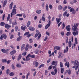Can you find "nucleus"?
I'll return each instance as SVG.
<instances>
[{
    "label": "nucleus",
    "mask_w": 79,
    "mask_h": 79,
    "mask_svg": "<svg viewBox=\"0 0 79 79\" xmlns=\"http://www.w3.org/2000/svg\"><path fill=\"white\" fill-rule=\"evenodd\" d=\"M48 25H49V26H50L51 24V21L50 20V19H49L48 20Z\"/></svg>",
    "instance_id": "nucleus-50"
},
{
    "label": "nucleus",
    "mask_w": 79,
    "mask_h": 79,
    "mask_svg": "<svg viewBox=\"0 0 79 79\" xmlns=\"http://www.w3.org/2000/svg\"><path fill=\"white\" fill-rule=\"evenodd\" d=\"M29 34V32H26V33H25L24 34V35L25 36L27 35H28Z\"/></svg>",
    "instance_id": "nucleus-52"
},
{
    "label": "nucleus",
    "mask_w": 79,
    "mask_h": 79,
    "mask_svg": "<svg viewBox=\"0 0 79 79\" xmlns=\"http://www.w3.org/2000/svg\"><path fill=\"white\" fill-rule=\"evenodd\" d=\"M30 56H31V54H29L26 57L25 61H27L30 60V58H29Z\"/></svg>",
    "instance_id": "nucleus-5"
},
{
    "label": "nucleus",
    "mask_w": 79,
    "mask_h": 79,
    "mask_svg": "<svg viewBox=\"0 0 79 79\" xmlns=\"http://www.w3.org/2000/svg\"><path fill=\"white\" fill-rule=\"evenodd\" d=\"M55 63H56V62L55 61H53L52 63V65H55Z\"/></svg>",
    "instance_id": "nucleus-43"
},
{
    "label": "nucleus",
    "mask_w": 79,
    "mask_h": 79,
    "mask_svg": "<svg viewBox=\"0 0 79 79\" xmlns=\"http://www.w3.org/2000/svg\"><path fill=\"white\" fill-rule=\"evenodd\" d=\"M18 27L17 26H16L15 27V31H16V32L18 31Z\"/></svg>",
    "instance_id": "nucleus-61"
},
{
    "label": "nucleus",
    "mask_w": 79,
    "mask_h": 79,
    "mask_svg": "<svg viewBox=\"0 0 79 79\" xmlns=\"http://www.w3.org/2000/svg\"><path fill=\"white\" fill-rule=\"evenodd\" d=\"M12 27H14V26H16L17 25V21L16 20H15V22H13L12 23Z\"/></svg>",
    "instance_id": "nucleus-9"
},
{
    "label": "nucleus",
    "mask_w": 79,
    "mask_h": 79,
    "mask_svg": "<svg viewBox=\"0 0 79 79\" xmlns=\"http://www.w3.org/2000/svg\"><path fill=\"white\" fill-rule=\"evenodd\" d=\"M13 2H12L9 6V8L10 10L12 9V7L13 6Z\"/></svg>",
    "instance_id": "nucleus-20"
},
{
    "label": "nucleus",
    "mask_w": 79,
    "mask_h": 79,
    "mask_svg": "<svg viewBox=\"0 0 79 79\" xmlns=\"http://www.w3.org/2000/svg\"><path fill=\"white\" fill-rule=\"evenodd\" d=\"M54 72H52L51 73L52 75H55V74H56L57 73V69L56 68L54 69Z\"/></svg>",
    "instance_id": "nucleus-4"
},
{
    "label": "nucleus",
    "mask_w": 79,
    "mask_h": 79,
    "mask_svg": "<svg viewBox=\"0 0 79 79\" xmlns=\"http://www.w3.org/2000/svg\"><path fill=\"white\" fill-rule=\"evenodd\" d=\"M7 2V1H6V0H5L4 1V2L3 5V8H4V7L6 5Z\"/></svg>",
    "instance_id": "nucleus-22"
},
{
    "label": "nucleus",
    "mask_w": 79,
    "mask_h": 79,
    "mask_svg": "<svg viewBox=\"0 0 79 79\" xmlns=\"http://www.w3.org/2000/svg\"><path fill=\"white\" fill-rule=\"evenodd\" d=\"M65 66H67V68H69V62L68 63V62H66L65 64Z\"/></svg>",
    "instance_id": "nucleus-15"
},
{
    "label": "nucleus",
    "mask_w": 79,
    "mask_h": 79,
    "mask_svg": "<svg viewBox=\"0 0 79 79\" xmlns=\"http://www.w3.org/2000/svg\"><path fill=\"white\" fill-rule=\"evenodd\" d=\"M29 29L30 31H34L35 30V28L33 27H29Z\"/></svg>",
    "instance_id": "nucleus-12"
},
{
    "label": "nucleus",
    "mask_w": 79,
    "mask_h": 79,
    "mask_svg": "<svg viewBox=\"0 0 79 79\" xmlns=\"http://www.w3.org/2000/svg\"><path fill=\"white\" fill-rule=\"evenodd\" d=\"M48 73V71L45 70V75H47Z\"/></svg>",
    "instance_id": "nucleus-62"
},
{
    "label": "nucleus",
    "mask_w": 79,
    "mask_h": 79,
    "mask_svg": "<svg viewBox=\"0 0 79 79\" xmlns=\"http://www.w3.org/2000/svg\"><path fill=\"white\" fill-rule=\"evenodd\" d=\"M3 36L4 39H6V35L5 34H3Z\"/></svg>",
    "instance_id": "nucleus-33"
},
{
    "label": "nucleus",
    "mask_w": 79,
    "mask_h": 79,
    "mask_svg": "<svg viewBox=\"0 0 79 79\" xmlns=\"http://www.w3.org/2000/svg\"><path fill=\"white\" fill-rule=\"evenodd\" d=\"M17 16H20L21 17L23 15H22V14H17L16 15Z\"/></svg>",
    "instance_id": "nucleus-55"
},
{
    "label": "nucleus",
    "mask_w": 79,
    "mask_h": 79,
    "mask_svg": "<svg viewBox=\"0 0 79 79\" xmlns=\"http://www.w3.org/2000/svg\"><path fill=\"white\" fill-rule=\"evenodd\" d=\"M68 40H69L68 38V37H67V39L66 40V44H68Z\"/></svg>",
    "instance_id": "nucleus-60"
},
{
    "label": "nucleus",
    "mask_w": 79,
    "mask_h": 79,
    "mask_svg": "<svg viewBox=\"0 0 79 79\" xmlns=\"http://www.w3.org/2000/svg\"><path fill=\"white\" fill-rule=\"evenodd\" d=\"M49 26H50V25H49L48 24H47L45 27V29H48V27H49Z\"/></svg>",
    "instance_id": "nucleus-30"
},
{
    "label": "nucleus",
    "mask_w": 79,
    "mask_h": 79,
    "mask_svg": "<svg viewBox=\"0 0 79 79\" xmlns=\"http://www.w3.org/2000/svg\"><path fill=\"white\" fill-rule=\"evenodd\" d=\"M11 26L10 25H9L7 24H6L5 25V27L6 29H8L10 27H11Z\"/></svg>",
    "instance_id": "nucleus-11"
},
{
    "label": "nucleus",
    "mask_w": 79,
    "mask_h": 79,
    "mask_svg": "<svg viewBox=\"0 0 79 79\" xmlns=\"http://www.w3.org/2000/svg\"><path fill=\"white\" fill-rule=\"evenodd\" d=\"M22 37H23V36H19L17 39V40H16L17 41V42H19V41H20V40H21V39H22Z\"/></svg>",
    "instance_id": "nucleus-10"
},
{
    "label": "nucleus",
    "mask_w": 79,
    "mask_h": 79,
    "mask_svg": "<svg viewBox=\"0 0 79 79\" xmlns=\"http://www.w3.org/2000/svg\"><path fill=\"white\" fill-rule=\"evenodd\" d=\"M29 41L30 42V43H32L33 42V40H32V39H31L29 40Z\"/></svg>",
    "instance_id": "nucleus-59"
},
{
    "label": "nucleus",
    "mask_w": 79,
    "mask_h": 79,
    "mask_svg": "<svg viewBox=\"0 0 79 79\" xmlns=\"http://www.w3.org/2000/svg\"><path fill=\"white\" fill-rule=\"evenodd\" d=\"M63 9V6L61 5H60L58 7V9L59 10H62Z\"/></svg>",
    "instance_id": "nucleus-25"
},
{
    "label": "nucleus",
    "mask_w": 79,
    "mask_h": 79,
    "mask_svg": "<svg viewBox=\"0 0 79 79\" xmlns=\"http://www.w3.org/2000/svg\"><path fill=\"white\" fill-rule=\"evenodd\" d=\"M66 72L67 73H68V74H71V70H67Z\"/></svg>",
    "instance_id": "nucleus-27"
},
{
    "label": "nucleus",
    "mask_w": 79,
    "mask_h": 79,
    "mask_svg": "<svg viewBox=\"0 0 79 79\" xmlns=\"http://www.w3.org/2000/svg\"><path fill=\"white\" fill-rule=\"evenodd\" d=\"M26 46V45L25 44H23L21 46V51H23L24 49V48H25V47Z\"/></svg>",
    "instance_id": "nucleus-13"
},
{
    "label": "nucleus",
    "mask_w": 79,
    "mask_h": 79,
    "mask_svg": "<svg viewBox=\"0 0 79 79\" xmlns=\"http://www.w3.org/2000/svg\"><path fill=\"white\" fill-rule=\"evenodd\" d=\"M16 50H13L10 52V55H13L15 53H16Z\"/></svg>",
    "instance_id": "nucleus-14"
},
{
    "label": "nucleus",
    "mask_w": 79,
    "mask_h": 79,
    "mask_svg": "<svg viewBox=\"0 0 79 79\" xmlns=\"http://www.w3.org/2000/svg\"><path fill=\"white\" fill-rule=\"evenodd\" d=\"M10 19V15L8 14L7 17V21H9Z\"/></svg>",
    "instance_id": "nucleus-37"
},
{
    "label": "nucleus",
    "mask_w": 79,
    "mask_h": 79,
    "mask_svg": "<svg viewBox=\"0 0 79 79\" xmlns=\"http://www.w3.org/2000/svg\"><path fill=\"white\" fill-rule=\"evenodd\" d=\"M52 68H53V66L51 65L50 66L48 67V69H49V70L51 69H52Z\"/></svg>",
    "instance_id": "nucleus-54"
},
{
    "label": "nucleus",
    "mask_w": 79,
    "mask_h": 79,
    "mask_svg": "<svg viewBox=\"0 0 79 79\" xmlns=\"http://www.w3.org/2000/svg\"><path fill=\"white\" fill-rule=\"evenodd\" d=\"M61 20L60 18L58 19L57 18H56V21L57 24H58L60 22V20Z\"/></svg>",
    "instance_id": "nucleus-19"
},
{
    "label": "nucleus",
    "mask_w": 79,
    "mask_h": 79,
    "mask_svg": "<svg viewBox=\"0 0 79 79\" xmlns=\"http://www.w3.org/2000/svg\"><path fill=\"white\" fill-rule=\"evenodd\" d=\"M70 25H68L66 27V30H67V31H70V30H71V28H70Z\"/></svg>",
    "instance_id": "nucleus-8"
},
{
    "label": "nucleus",
    "mask_w": 79,
    "mask_h": 79,
    "mask_svg": "<svg viewBox=\"0 0 79 79\" xmlns=\"http://www.w3.org/2000/svg\"><path fill=\"white\" fill-rule=\"evenodd\" d=\"M60 68H62L63 67V63L61 62H60Z\"/></svg>",
    "instance_id": "nucleus-38"
},
{
    "label": "nucleus",
    "mask_w": 79,
    "mask_h": 79,
    "mask_svg": "<svg viewBox=\"0 0 79 79\" xmlns=\"http://www.w3.org/2000/svg\"><path fill=\"white\" fill-rule=\"evenodd\" d=\"M30 24H31V21H28L27 22V27H29V26H30Z\"/></svg>",
    "instance_id": "nucleus-24"
},
{
    "label": "nucleus",
    "mask_w": 79,
    "mask_h": 79,
    "mask_svg": "<svg viewBox=\"0 0 79 79\" xmlns=\"http://www.w3.org/2000/svg\"><path fill=\"white\" fill-rule=\"evenodd\" d=\"M16 66L18 68H21V65L20 64H16Z\"/></svg>",
    "instance_id": "nucleus-28"
},
{
    "label": "nucleus",
    "mask_w": 79,
    "mask_h": 79,
    "mask_svg": "<svg viewBox=\"0 0 79 79\" xmlns=\"http://www.w3.org/2000/svg\"><path fill=\"white\" fill-rule=\"evenodd\" d=\"M5 24V23L4 22H1L0 24L1 26H4Z\"/></svg>",
    "instance_id": "nucleus-36"
},
{
    "label": "nucleus",
    "mask_w": 79,
    "mask_h": 79,
    "mask_svg": "<svg viewBox=\"0 0 79 79\" xmlns=\"http://www.w3.org/2000/svg\"><path fill=\"white\" fill-rule=\"evenodd\" d=\"M21 54H20V55H19V56L18 57V61H19V60H20V59H21Z\"/></svg>",
    "instance_id": "nucleus-29"
},
{
    "label": "nucleus",
    "mask_w": 79,
    "mask_h": 79,
    "mask_svg": "<svg viewBox=\"0 0 79 79\" xmlns=\"http://www.w3.org/2000/svg\"><path fill=\"white\" fill-rule=\"evenodd\" d=\"M55 48L56 50H60L61 48V47L59 46H56Z\"/></svg>",
    "instance_id": "nucleus-26"
},
{
    "label": "nucleus",
    "mask_w": 79,
    "mask_h": 79,
    "mask_svg": "<svg viewBox=\"0 0 79 79\" xmlns=\"http://www.w3.org/2000/svg\"><path fill=\"white\" fill-rule=\"evenodd\" d=\"M67 13H68L67 11H65L63 14V16L64 17H65V16H66V14H67Z\"/></svg>",
    "instance_id": "nucleus-40"
},
{
    "label": "nucleus",
    "mask_w": 79,
    "mask_h": 79,
    "mask_svg": "<svg viewBox=\"0 0 79 79\" xmlns=\"http://www.w3.org/2000/svg\"><path fill=\"white\" fill-rule=\"evenodd\" d=\"M46 9L47 11L48 10V6L47 4H46Z\"/></svg>",
    "instance_id": "nucleus-39"
},
{
    "label": "nucleus",
    "mask_w": 79,
    "mask_h": 79,
    "mask_svg": "<svg viewBox=\"0 0 79 79\" xmlns=\"http://www.w3.org/2000/svg\"><path fill=\"white\" fill-rule=\"evenodd\" d=\"M63 36L64 35V32L63 31H61L60 33Z\"/></svg>",
    "instance_id": "nucleus-64"
},
{
    "label": "nucleus",
    "mask_w": 79,
    "mask_h": 79,
    "mask_svg": "<svg viewBox=\"0 0 79 79\" xmlns=\"http://www.w3.org/2000/svg\"><path fill=\"white\" fill-rule=\"evenodd\" d=\"M7 61V60H6V59L2 60V62H3V63H4V62L6 63Z\"/></svg>",
    "instance_id": "nucleus-35"
},
{
    "label": "nucleus",
    "mask_w": 79,
    "mask_h": 79,
    "mask_svg": "<svg viewBox=\"0 0 79 79\" xmlns=\"http://www.w3.org/2000/svg\"><path fill=\"white\" fill-rule=\"evenodd\" d=\"M64 27H65V24H64V23H62V29H64Z\"/></svg>",
    "instance_id": "nucleus-32"
},
{
    "label": "nucleus",
    "mask_w": 79,
    "mask_h": 79,
    "mask_svg": "<svg viewBox=\"0 0 79 79\" xmlns=\"http://www.w3.org/2000/svg\"><path fill=\"white\" fill-rule=\"evenodd\" d=\"M71 35V32L70 31H69V32H67L66 34V35L67 36H68L69 35Z\"/></svg>",
    "instance_id": "nucleus-42"
},
{
    "label": "nucleus",
    "mask_w": 79,
    "mask_h": 79,
    "mask_svg": "<svg viewBox=\"0 0 79 79\" xmlns=\"http://www.w3.org/2000/svg\"><path fill=\"white\" fill-rule=\"evenodd\" d=\"M9 50H10L9 49L5 50L4 49H1V51L3 53H6L7 52H8V51H9Z\"/></svg>",
    "instance_id": "nucleus-7"
},
{
    "label": "nucleus",
    "mask_w": 79,
    "mask_h": 79,
    "mask_svg": "<svg viewBox=\"0 0 79 79\" xmlns=\"http://www.w3.org/2000/svg\"><path fill=\"white\" fill-rule=\"evenodd\" d=\"M49 7L50 10H52V5H49Z\"/></svg>",
    "instance_id": "nucleus-63"
},
{
    "label": "nucleus",
    "mask_w": 79,
    "mask_h": 79,
    "mask_svg": "<svg viewBox=\"0 0 79 79\" xmlns=\"http://www.w3.org/2000/svg\"><path fill=\"white\" fill-rule=\"evenodd\" d=\"M74 66H76H76H75V70H77V69H78V68H79V62L78 61H77V60H75L74 62Z\"/></svg>",
    "instance_id": "nucleus-2"
},
{
    "label": "nucleus",
    "mask_w": 79,
    "mask_h": 79,
    "mask_svg": "<svg viewBox=\"0 0 79 79\" xmlns=\"http://www.w3.org/2000/svg\"><path fill=\"white\" fill-rule=\"evenodd\" d=\"M74 10V8H72L70 10V12H72Z\"/></svg>",
    "instance_id": "nucleus-48"
},
{
    "label": "nucleus",
    "mask_w": 79,
    "mask_h": 79,
    "mask_svg": "<svg viewBox=\"0 0 79 79\" xmlns=\"http://www.w3.org/2000/svg\"><path fill=\"white\" fill-rule=\"evenodd\" d=\"M26 28H27V27H26V26H24V27H23V26L21 27V29L22 30V31H25V29H26Z\"/></svg>",
    "instance_id": "nucleus-18"
},
{
    "label": "nucleus",
    "mask_w": 79,
    "mask_h": 79,
    "mask_svg": "<svg viewBox=\"0 0 79 79\" xmlns=\"http://www.w3.org/2000/svg\"><path fill=\"white\" fill-rule=\"evenodd\" d=\"M69 44V47L70 48L71 47V45H72V43L70 41H69L68 42Z\"/></svg>",
    "instance_id": "nucleus-21"
},
{
    "label": "nucleus",
    "mask_w": 79,
    "mask_h": 79,
    "mask_svg": "<svg viewBox=\"0 0 79 79\" xmlns=\"http://www.w3.org/2000/svg\"><path fill=\"white\" fill-rule=\"evenodd\" d=\"M69 49V48H68V47L67 46L66 47V49H64V53H65L66 52H68V50Z\"/></svg>",
    "instance_id": "nucleus-16"
},
{
    "label": "nucleus",
    "mask_w": 79,
    "mask_h": 79,
    "mask_svg": "<svg viewBox=\"0 0 79 79\" xmlns=\"http://www.w3.org/2000/svg\"><path fill=\"white\" fill-rule=\"evenodd\" d=\"M64 69H63V68H62L61 69V72L60 73L61 74H63V72H64Z\"/></svg>",
    "instance_id": "nucleus-44"
},
{
    "label": "nucleus",
    "mask_w": 79,
    "mask_h": 79,
    "mask_svg": "<svg viewBox=\"0 0 79 79\" xmlns=\"http://www.w3.org/2000/svg\"><path fill=\"white\" fill-rule=\"evenodd\" d=\"M16 9H13L12 11V13H11L10 15V16L11 18H12L13 15H16Z\"/></svg>",
    "instance_id": "nucleus-3"
},
{
    "label": "nucleus",
    "mask_w": 79,
    "mask_h": 79,
    "mask_svg": "<svg viewBox=\"0 0 79 79\" xmlns=\"http://www.w3.org/2000/svg\"><path fill=\"white\" fill-rule=\"evenodd\" d=\"M79 26V23H77L76 25L75 24L74 25H72V30L73 31H78L79 29L77 28V27Z\"/></svg>",
    "instance_id": "nucleus-1"
},
{
    "label": "nucleus",
    "mask_w": 79,
    "mask_h": 79,
    "mask_svg": "<svg viewBox=\"0 0 79 79\" xmlns=\"http://www.w3.org/2000/svg\"><path fill=\"white\" fill-rule=\"evenodd\" d=\"M27 53V52H25L22 53V55H23V56H26V55Z\"/></svg>",
    "instance_id": "nucleus-46"
},
{
    "label": "nucleus",
    "mask_w": 79,
    "mask_h": 79,
    "mask_svg": "<svg viewBox=\"0 0 79 79\" xmlns=\"http://www.w3.org/2000/svg\"><path fill=\"white\" fill-rule=\"evenodd\" d=\"M10 76H13V75H14V73H11L9 74Z\"/></svg>",
    "instance_id": "nucleus-56"
},
{
    "label": "nucleus",
    "mask_w": 79,
    "mask_h": 79,
    "mask_svg": "<svg viewBox=\"0 0 79 79\" xmlns=\"http://www.w3.org/2000/svg\"><path fill=\"white\" fill-rule=\"evenodd\" d=\"M35 53L36 54H38V53H39V49H36V51L35 52Z\"/></svg>",
    "instance_id": "nucleus-41"
},
{
    "label": "nucleus",
    "mask_w": 79,
    "mask_h": 79,
    "mask_svg": "<svg viewBox=\"0 0 79 79\" xmlns=\"http://www.w3.org/2000/svg\"><path fill=\"white\" fill-rule=\"evenodd\" d=\"M44 67V64H41L39 67V69L41 68H43V67Z\"/></svg>",
    "instance_id": "nucleus-34"
},
{
    "label": "nucleus",
    "mask_w": 79,
    "mask_h": 79,
    "mask_svg": "<svg viewBox=\"0 0 79 79\" xmlns=\"http://www.w3.org/2000/svg\"><path fill=\"white\" fill-rule=\"evenodd\" d=\"M75 31H76V32L73 31L72 33L73 35H74V36L78 35V34L79 33L78 31H77V30Z\"/></svg>",
    "instance_id": "nucleus-6"
},
{
    "label": "nucleus",
    "mask_w": 79,
    "mask_h": 79,
    "mask_svg": "<svg viewBox=\"0 0 79 79\" xmlns=\"http://www.w3.org/2000/svg\"><path fill=\"white\" fill-rule=\"evenodd\" d=\"M12 68L14 70H15V66H14V64H12L11 65Z\"/></svg>",
    "instance_id": "nucleus-49"
},
{
    "label": "nucleus",
    "mask_w": 79,
    "mask_h": 79,
    "mask_svg": "<svg viewBox=\"0 0 79 79\" xmlns=\"http://www.w3.org/2000/svg\"><path fill=\"white\" fill-rule=\"evenodd\" d=\"M76 14V11L75 10H74L72 12V15H74V14Z\"/></svg>",
    "instance_id": "nucleus-57"
},
{
    "label": "nucleus",
    "mask_w": 79,
    "mask_h": 79,
    "mask_svg": "<svg viewBox=\"0 0 79 79\" xmlns=\"http://www.w3.org/2000/svg\"><path fill=\"white\" fill-rule=\"evenodd\" d=\"M61 54H62V53H61V52H60V54H59V56H58V58H60L61 56Z\"/></svg>",
    "instance_id": "nucleus-58"
},
{
    "label": "nucleus",
    "mask_w": 79,
    "mask_h": 79,
    "mask_svg": "<svg viewBox=\"0 0 79 79\" xmlns=\"http://www.w3.org/2000/svg\"><path fill=\"white\" fill-rule=\"evenodd\" d=\"M40 34V32H37V33H36V34L35 35V38H36L37 36L39 35Z\"/></svg>",
    "instance_id": "nucleus-31"
},
{
    "label": "nucleus",
    "mask_w": 79,
    "mask_h": 79,
    "mask_svg": "<svg viewBox=\"0 0 79 79\" xmlns=\"http://www.w3.org/2000/svg\"><path fill=\"white\" fill-rule=\"evenodd\" d=\"M41 10H37L36 11V13L37 14H40L41 13Z\"/></svg>",
    "instance_id": "nucleus-23"
},
{
    "label": "nucleus",
    "mask_w": 79,
    "mask_h": 79,
    "mask_svg": "<svg viewBox=\"0 0 79 79\" xmlns=\"http://www.w3.org/2000/svg\"><path fill=\"white\" fill-rule=\"evenodd\" d=\"M10 73V70L9 69H7L6 70V73L7 74H8Z\"/></svg>",
    "instance_id": "nucleus-53"
},
{
    "label": "nucleus",
    "mask_w": 79,
    "mask_h": 79,
    "mask_svg": "<svg viewBox=\"0 0 79 79\" xmlns=\"http://www.w3.org/2000/svg\"><path fill=\"white\" fill-rule=\"evenodd\" d=\"M67 9V6H65L64 7L63 9V11H65L66 10V9Z\"/></svg>",
    "instance_id": "nucleus-45"
},
{
    "label": "nucleus",
    "mask_w": 79,
    "mask_h": 79,
    "mask_svg": "<svg viewBox=\"0 0 79 79\" xmlns=\"http://www.w3.org/2000/svg\"><path fill=\"white\" fill-rule=\"evenodd\" d=\"M30 56L31 58H34L35 57V55H33L31 56V54H30Z\"/></svg>",
    "instance_id": "nucleus-47"
},
{
    "label": "nucleus",
    "mask_w": 79,
    "mask_h": 79,
    "mask_svg": "<svg viewBox=\"0 0 79 79\" xmlns=\"http://www.w3.org/2000/svg\"><path fill=\"white\" fill-rule=\"evenodd\" d=\"M42 19L43 21H45V18L44 17L42 16Z\"/></svg>",
    "instance_id": "nucleus-51"
},
{
    "label": "nucleus",
    "mask_w": 79,
    "mask_h": 79,
    "mask_svg": "<svg viewBox=\"0 0 79 79\" xmlns=\"http://www.w3.org/2000/svg\"><path fill=\"white\" fill-rule=\"evenodd\" d=\"M36 67H37V66L39 65V63L37 62H33V65H35Z\"/></svg>",
    "instance_id": "nucleus-17"
}]
</instances>
